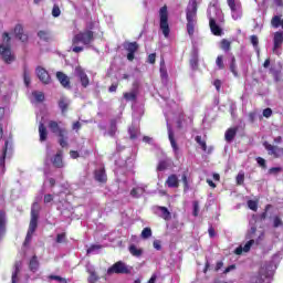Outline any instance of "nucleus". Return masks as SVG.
Segmentation results:
<instances>
[{
    "mask_svg": "<svg viewBox=\"0 0 283 283\" xmlns=\"http://www.w3.org/2000/svg\"><path fill=\"white\" fill-rule=\"evenodd\" d=\"M95 35L94 31L92 30H83L80 31L77 34H75L72 38V52L75 54H81L85 49L82 45H85V48H90L94 43Z\"/></svg>",
    "mask_w": 283,
    "mask_h": 283,
    "instance_id": "f257e3e1",
    "label": "nucleus"
},
{
    "mask_svg": "<svg viewBox=\"0 0 283 283\" xmlns=\"http://www.w3.org/2000/svg\"><path fill=\"white\" fill-rule=\"evenodd\" d=\"M186 29L190 38L196 33V25H198V0H191L186 9Z\"/></svg>",
    "mask_w": 283,
    "mask_h": 283,
    "instance_id": "f03ea898",
    "label": "nucleus"
},
{
    "mask_svg": "<svg viewBox=\"0 0 283 283\" xmlns=\"http://www.w3.org/2000/svg\"><path fill=\"white\" fill-rule=\"evenodd\" d=\"M12 38L10 33L3 32L2 33V43L0 44V56L7 65L14 63L17 61V55L12 52Z\"/></svg>",
    "mask_w": 283,
    "mask_h": 283,
    "instance_id": "7ed1b4c3",
    "label": "nucleus"
},
{
    "mask_svg": "<svg viewBox=\"0 0 283 283\" xmlns=\"http://www.w3.org/2000/svg\"><path fill=\"white\" fill-rule=\"evenodd\" d=\"M48 127L51 134H55L59 137V145L62 148L67 146V128L61 127V122L54 119L49 120Z\"/></svg>",
    "mask_w": 283,
    "mask_h": 283,
    "instance_id": "20e7f679",
    "label": "nucleus"
},
{
    "mask_svg": "<svg viewBox=\"0 0 283 283\" xmlns=\"http://www.w3.org/2000/svg\"><path fill=\"white\" fill-rule=\"evenodd\" d=\"M159 28L165 36V39H169V34L171 29L169 28V11L167 10V6H164L159 10Z\"/></svg>",
    "mask_w": 283,
    "mask_h": 283,
    "instance_id": "39448f33",
    "label": "nucleus"
},
{
    "mask_svg": "<svg viewBox=\"0 0 283 283\" xmlns=\"http://www.w3.org/2000/svg\"><path fill=\"white\" fill-rule=\"evenodd\" d=\"M114 273L117 275H129L132 270L123 261H117L107 269V275H114Z\"/></svg>",
    "mask_w": 283,
    "mask_h": 283,
    "instance_id": "423d86ee",
    "label": "nucleus"
},
{
    "mask_svg": "<svg viewBox=\"0 0 283 283\" xmlns=\"http://www.w3.org/2000/svg\"><path fill=\"white\" fill-rule=\"evenodd\" d=\"M263 147L268 151V156H271L274 159L282 158L283 147L272 145L269 142H263Z\"/></svg>",
    "mask_w": 283,
    "mask_h": 283,
    "instance_id": "0eeeda50",
    "label": "nucleus"
},
{
    "mask_svg": "<svg viewBox=\"0 0 283 283\" xmlns=\"http://www.w3.org/2000/svg\"><path fill=\"white\" fill-rule=\"evenodd\" d=\"M138 42H125L124 43V50H126L127 53V60L134 61L136 53L138 52Z\"/></svg>",
    "mask_w": 283,
    "mask_h": 283,
    "instance_id": "6e6552de",
    "label": "nucleus"
},
{
    "mask_svg": "<svg viewBox=\"0 0 283 283\" xmlns=\"http://www.w3.org/2000/svg\"><path fill=\"white\" fill-rule=\"evenodd\" d=\"M35 72L41 83H43L44 85H50V83L52 82V78L50 77V73L48 72V70H45L42 66H38L35 69Z\"/></svg>",
    "mask_w": 283,
    "mask_h": 283,
    "instance_id": "1a4fd4ad",
    "label": "nucleus"
},
{
    "mask_svg": "<svg viewBox=\"0 0 283 283\" xmlns=\"http://www.w3.org/2000/svg\"><path fill=\"white\" fill-rule=\"evenodd\" d=\"M75 74L78 77L82 87H88L90 86V77L87 76V73H85V70L81 66L75 67Z\"/></svg>",
    "mask_w": 283,
    "mask_h": 283,
    "instance_id": "9d476101",
    "label": "nucleus"
},
{
    "mask_svg": "<svg viewBox=\"0 0 283 283\" xmlns=\"http://www.w3.org/2000/svg\"><path fill=\"white\" fill-rule=\"evenodd\" d=\"M39 227V211L32 208L31 210V220L29 224L28 231L30 233H34L36 231V228Z\"/></svg>",
    "mask_w": 283,
    "mask_h": 283,
    "instance_id": "9b49d317",
    "label": "nucleus"
},
{
    "mask_svg": "<svg viewBox=\"0 0 283 283\" xmlns=\"http://www.w3.org/2000/svg\"><path fill=\"white\" fill-rule=\"evenodd\" d=\"M56 78L59 83L62 85V87H64V90H72V83L70 82V76H67L65 73L57 71Z\"/></svg>",
    "mask_w": 283,
    "mask_h": 283,
    "instance_id": "f8f14e48",
    "label": "nucleus"
},
{
    "mask_svg": "<svg viewBox=\"0 0 283 283\" xmlns=\"http://www.w3.org/2000/svg\"><path fill=\"white\" fill-rule=\"evenodd\" d=\"M51 163L55 169H63V167H65V163L63 161V150H57L51 158Z\"/></svg>",
    "mask_w": 283,
    "mask_h": 283,
    "instance_id": "ddd939ff",
    "label": "nucleus"
},
{
    "mask_svg": "<svg viewBox=\"0 0 283 283\" xmlns=\"http://www.w3.org/2000/svg\"><path fill=\"white\" fill-rule=\"evenodd\" d=\"M14 35L15 39H19L22 43H28V34L23 33V25L22 24H17L14 27Z\"/></svg>",
    "mask_w": 283,
    "mask_h": 283,
    "instance_id": "4468645a",
    "label": "nucleus"
},
{
    "mask_svg": "<svg viewBox=\"0 0 283 283\" xmlns=\"http://www.w3.org/2000/svg\"><path fill=\"white\" fill-rule=\"evenodd\" d=\"M209 28H210L211 33L214 36H222V28H220V25H218V23L216 22V19L209 18Z\"/></svg>",
    "mask_w": 283,
    "mask_h": 283,
    "instance_id": "2eb2a0df",
    "label": "nucleus"
},
{
    "mask_svg": "<svg viewBox=\"0 0 283 283\" xmlns=\"http://www.w3.org/2000/svg\"><path fill=\"white\" fill-rule=\"evenodd\" d=\"M94 178L96 182L105 185V182H107V172L105 171V168L94 170Z\"/></svg>",
    "mask_w": 283,
    "mask_h": 283,
    "instance_id": "dca6fc26",
    "label": "nucleus"
},
{
    "mask_svg": "<svg viewBox=\"0 0 283 283\" xmlns=\"http://www.w3.org/2000/svg\"><path fill=\"white\" fill-rule=\"evenodd\" d=\"M166 185L167 187H169V189H178L180 187V180H178V175L172 174L168 176Z\"/></svg>",
    "mask_w": 283,
    "mask_h": 283,
    "instance_id": "f3484780",
    "label": "nucleus"
},
{
    "mask_svg": "<svg viewBox=\"0 0 283 283\" xmlns=\"http://www.w3.org/2000/svg\"><path fill=\"white\" fill-rule=\"evenodd\" d=\"M273 52H275V50H280V48H282V43H283V33L277 31L274 33V38H273Z\"/></svg>",
    "mask_w": 283,
    "mask_h": 283,
    "instance_id": "a211bd4d",
    "label": "nucleus"
},
{
    "mask_svg": "<svg viewBox=\"0 0 283 283\" xmlns=\"http://www.w3.org/2000/svg\"><path fill=\"white\" fill-rule=\"evenodd\" d=\"M235 136H238V127H231L226 130L224 138L228 143H233Z\"/></svg>",
    "mask_w": 283,
    "mask_h": 283,
    "instance_id": "6ab92c4d",
    "label": "nucleus"
},
{
    "mask_svg": "<svg viewBox=\"0 0 283 283\" xmlns=\"http://www.w3.org/2000/svg\"><path fill=\"white\" fill-rule=\"evenodd\" d=\"M21 266H23V262L15 261L14 271L11 276V283H17V280H19V274L21 273Z\"/></svg>",
    "mask_w": 283,
    "mask_h": 283,
    "instance_id": "aec40b11",
    "label": "nucleus"
},
{
    "mask_svg": "<svg viewBox=\"0 0 283 283\" xmlns=\"http://www.w3.org/2000/svg\"><path fill=\"white\" fill-rule=\"evenodd\" d=\"M39 256L33 255L29 261V270L31 271V273H36L39 271Z\"/></svg>",
    "mask_w": 283,
    "mask_h": 283,
    "instance_id": "412c9836",
    "label": "nucleus"
},
{
    "mask_svg": "<svg viewBox=\"0 0 283 283\" xmlns=\"http://www.w3.org/2000/svg\"><path fill=\"white\" fill-rule=\"evenodd\" d=\"M168 138L170 140L172 151H175V154L178 155V143H176V137H174V129H171V127H168Z\"/></svg>",
    "mask_w": 283,
    "mask_h": 283,
    "instance_id": "4be33fe9",
    "label": "nucleus"
},
{
    "mask_svg": "<svg viewBox=\"0 0 283 283\" xmlns=\"http://www.w3.org/2000/svg\"><path fill=\"white\" fill-rule=\"evenodd\" d=\"M86 273H88V276H87L88 283H98V281L101 280V276L98 275L96 270L88 269Z\"/></svg>",
    "mask_w": 283,
    "mask_h": 283,
    "instance_id": "5701e85b",
    "label": "nucleus"
},
{
    "mask_svg": "<svg viewBox=\"0 0 283 283\" xmlns=\"http://www.w3.org/2000/svg\"><path fill=\"white\" fill-rule=\"evenodd\" d=\"M39 136L40 143H45V140H48V127H45V124L43 123L39 124Z\"/></svg>",
    "mask_w": 283,
    "mask_h": 283,
    "instance_id": "b1692460",
    "label": "nucleus"
},
{
    "mask_svg": "<svg viewBox=\"0 0 283 283\" xmlns=\"http://www.w3.org/2000/svg\"><path fill=\"white\" fill-rule=\"evenodd\" d=\"M157 209L161 212V218L166 220V222H169V220H171V212L169 211V209H167V207L158 206Z\"/></svg>",
    "mask_w": 283,
    "mask_h": 283,
    "instance_id": "393cba45",
    "label": "nucleus"
},
{
    "mask_svg": "<svg viewBox=\"0 0 283 283\" xmlns=\"http://www.w3.org/2000/svg\"><path fill=\"white\" fill-rule=\"evenodd\" d=\"M227 3L231 12H239L240 10H242V3L235 2V0H227Z\"/></svg>",
    "mask_w": 283,
    "mask_h": 283,
    "instance_id": "a878e982",
    "label": "nucleus"
},
{
    "mask_svg": "<svg viewBox=\"0 0 283 283\" xmlns=\"http://www.w3.org/2000/svg\"><path fill=\"white\" fill-rule=\"evenodd\" d=\"M272 208H273L272 205H270V203L266 205L264 208V211L256 217L255 222H264V220H266V218H268L269 210Z\"/></svg>",
    "mask_w": 283,
    "mask_h": 283,
    "instance_id": "bb28decb",
    "label": "nucleus"
},
{
    "mask_svg": "<svg viewBox=\"0 0 283 283\" xmlns=\"http://www.w3.org/2000/svg\"><path fill=\"white\" fill-rule=\"evenodd\" d=\"M57 105H59L62 114H65V112H67V109L70 107V101H67V98H65V97H61Z\"/></svg>",
    "mask_w": 283,
    "mask_h": 283,
    "instance_id": "cd10ccee",
    "label": "nucleus"
},
{
    "mask_svg": "<svg viewBox=\"0 0 283 283\" xmlns=\"http://www.w3.org/2000/svg\"><path fill=\"white\" fill-rule=\"evenodd\" d=\"M6 233V211L0 210V238Z\"/></svg>",
    "mask_w": 283,
    "mask_h": 283,
    "instance_id": "c85d7f7f",
    "label": "nucleus"
},
{
    "mask_svg": "<svg viewBox=\"0 0 283 283\" xmlns=\"http://www.w3.org/2000/svg\"><path fill=\"white\" fill-rule=\"evenodd\" d=\"M271 25H272V28H280V25H281V28L283 30V19H282V17L274 15L271 20Z\"/></svg>",
    "mask_w": 283,
    "mask_h": 283,
    "instance_id": "c756f323",
    "label": "nucleus"
},
{
    "mask_svg": "<svg viewBox=\"0 0 283 283\" xmlns=\"http://www.w3.org/2000/svg\"><path fill=\"white\" fill-rule=\"evenodd\" d=\"M230 72L233 74V76H235V78H238V76H240V74L238 73V65L235 64V56L231 57Z\"/></svg>",
    "mask_w": 283,
    "mask_h": 283,
    "instance_id": "7c9ffc66",
    "label": "nucleus"
},
{
    "mask_svg": "<svg viewBox=\"0 0 283 283\" xmlns=\"http://www.w3.org/2000/svg\"><path fill=\"white\" fill-rule=\"evenodd\" d=\"M128 251L130 254L134 255V258H140V255H143V249H137V247L135 244H132L128 248Z\"/></svg>",
    "mask_w": 283,
    "mask_h": 283,
    "instance_id": "2f4dec72",
    "label": "nucleus"
},
{
    "mask_svg": "<svg viewBox=\"0 0 283 283\" xmlns=\"http://www.w3.org/2000/svg\"><path fill=\"white\" fill-rule=\"evenodd\" d=\"M220 48L223 50V52H230L231 51V41L227 39H222L220 42Z\"/></svg>",
    "mask_w": 283,
    "mask_h": 283,
    "instance_id": "473e14b6",
    "label": "nucleus"
},
{
    "mask_svg": "<svg viewBox=\"0 0 283 283\" xmlns=\"http://www.w3.org/2000/svg\"><path fill=\"white\" fill-rule=\"evenodd\" d=\"M118 130V127L116 126V119L111 120V126L108 129V136L114 137L116 136V132Z\"/></svg>",
    "mask_w": 283,
    "mask_h": 283,
    "instance_id": "72a5a7b5",
    "label": "nucleus"
},
{
    "mask_svg": "<svg viewBox=\"0 0 283 283\" xmlns=\"http://www.w3.org/2000/svg\"><path fill=\"white\" fill-rule=\"evenodd\" d=\"M124 98L125 101H136V98H138V93L136 91L124 93Z\"/></svg>",
    "mask_w": 283,
    "mask_h": 283,
    "instance_id": "f704fd0d",
    "label": "nucleus"
},
{
    "mask_svg": "<svg viewBox=\"0 0 283 283\" xmlns=\"http://www.w3.org/2000/svg\"><path fill=\"white\" fill-rule=\"evenodd\" d=\"M128 134H129L130 140H136L138 138V130H136V127L134 126H130L128 128Z\"/></svg>",
    "mask_w": 283,
    "mask_h": 283,
    "instance_id": "c9c22d12",
    "label": "nucleus"
},
{
    "mask_svg": "<svg viewBox=\"0 0 283 283\" xmlns=\"http://www.w3.org/2000/svg\"><path fill=\"white\" fill-rule=\"evenodd\" d=\"M181 181L184 184V191L187 193V191H189V179L187 177V172L182 174Z\"/></svg>",
    "mask_w": 283,
    "mask_h": 283,
    "instance_id": "e433bc0d",
    "label": "nucleus"
},
{
    "mask_svg": "<svg viewBox=\"0 0 283 283\" xmlns=\"http://www.w3.org/2000/svg\"><path fill=\"white\" fill-rule=\"evenodd\" d=\"M195 140L198 145L201 146L202 151H207V142L202 140V136H196Z\"/></svg>",
    "mask_w": 283,
    "mask_h": 283,
    "instance_id": "4c0bfd02",
    "label": "nucleus"
},
{
    "mask_svg": "<svg viewBox=\"0 0 283 283\" xmlns=\"http://www.w3.org/2000/svg\"><path fill=\"white\" fill-rule=\"evenodd\" d=\"M32 95L34 96L35 101H38V103H43L45 101V94H43V92H33Z\"/></svg>",
    "mask_w": 283,
    "mask_h": 283,
    "instance_id": "58836bf2",
    "label": "nucleus"
},
{
    "mask_svg": "<svg viewBox=\"0 0 283 283\" xmlns=\"http://www.w3.org/2000/svg\"><path fill=\"white\" fill-rule=\"evenodd\" d=\"M216 64L218 66V70H224V56L218 55L216 59Z\"/></svg>",
    "mask_w": 283,
    "mask_h": 283,
    "instance_id": "ea45409f",
    "label": "nucleus"
},
{
    "mask_svg": "<svg viewBox=\"0 0 283 283\" xmlns=\"http://www.w3.org/2000/svg\"><path fill=\"white\" fill-rule=\"evenodd\" d=\"M23 81H24V85L27 87H30L31 77H30V72L28 71V69H24V71H23Z\"/></svg>",
    "mask_w": 283,
    "mask_h": 283,
    "instance_id": "a19ab883",
    "label": "nucleus"
},
{
    "mask_svg": "<svg viewBox=\"0 0 283 283\" xmlns=\"http://www.w3.org/2000/svg\"><path fill=\"white\" fill-rule=\"evenodd\" d=\"M8 145H10V143L6 140L4 147L2 148V157H0V163H6V156H8Z\"/></svg>",
    "mask_w": 283,
    "mask_h": 283,
    "instance_id": "79ce46f5",
    "label": "nucleus"
},
{
    "mask_svg": "<svg viewBox=\"0 0 283 283\" xmlns=\"http://www.w3.org/2000/svg\"><path fill=\"white\" fill-rule=\"evenodd\" d=\"M282 167H272L268 170L270 176H277V174H282Z\"/></svg>",
    "mask_w": 283,
    "mask_h": 283,
    "instance_id": "37998d69",
    "label": "nucleus"
},
{
    "mask_svg": "<svg viewBox=\"0 0 283 283\" xmlns=\"http://www.w3.org/2000/svg\"><path fill=\"white\" fill-rule=\"evenodd\" d=\"M235 182L239 186L244 185V171H240L235 177Z\"/></svg>",
    "mask_w": 283,
    "mask_h": 283,
    "instance_id": "c03bdc74",
    "label": "nucleus"
},
{
    "mask_svg": "<svg viewBox=\"0 0 283 283\" xmlns=\"http://www.w3.org/2000/svg\"><path fill=\"white\" fill-rule=\"evenodd\" d=\"M142 238L144 240L151 238V228H144L142 231Z\"/></svg>",
    "mask_w": 283,
    "mask_h": 283,
    "instance_id": "a18cd8bd",
    "label": "nucleus"
},
{
    "mask_svg": "<svg viewBox=\"0 0 283 283\" xmlns=\"http://www.w3.org/2000/svg\"><path fill=\"white\" fill-rule=\"evenodd\" d=\"M38 36L42 41H50V33L48 31H39Z\"/></svg>",
    "mask_w": 283,
    "mask_h": 283,
    "instance_id": "49530a36",
    "label": "nucleus"
},
{
    "mask_svg": "<svg viewBox=\"0 0 283 283\" xmlns=\"http://www.w3.org/2000/svg\"><path fill=\"white\" fill-rule=\"evenodd\" d=\"M49 280H55L56 282H60V283H67V279L59 276V275H54V274H51L49 276Z\"/></svg>",
    "mask_w": 283,
    "mask_h": 283,
    "instance_id": "de8ad7c7",
    "label": "nucleus"
},
{
    "mask_svg": "<svg viewBox=\"0 0 283 283\" xmlns=\"http://www.w3.org/2000/svg\"><path fill=\"white\" fill-rule=\"evenodd\" d=\"M231 17L234 21L242 19V9H239V11H232Z\"/></svg>",
    "mask_w": 283,
    "mask_h": 283,
    "instance_id": "09e8293b",
    "label": "nucleus"
},
{
    "mask_svg": "<svg viewBox=\"0 0 283 283\" xmlns=\"http://www.w3.org/2000/svg\"><path fill=\"white\" fill-rule=\"evenodd\" d=\"M248 207L251 209V211H258V201L255 200H249Z\"/></svg>",
    "mask_w": 283,
    "mask_h": 283,
    "instance_id": "8fccbe9b",
    "label": "nucleus"
},
{
    "mask_svg": "<svg viewBox=\"0 0 283 283\" xmlns=\"http://www.w3.org/2000/svg\"><path fill=\"white\" fill-rule=\"evenodd\" d=\"M32 235H34V232H27V237L24 239L23 245L28 247V244H30V242H32Z\"/></svg>",
    "mask_w": 283,
    "mask_h": 283,
    "instance_id": "3c124183",
    "label": "nucleus"
},
{
    "mask_svg": "<svg viewBox=\"0 0 283 283\" xmlns=\"http://www.w3.org/2000/svg\"><path fill=\"white\" fill-rule=\"evenodd\" d=\"M271 72H272V76L274 77V81L276 83H280V81H282L281 72L280 71H273V70H271Z\"/></svg>",
    "mask_w": 283,
    "mask_h": 283,
    "instance_id": "603ef678",
    "label": "nucleus"
},
{
    "mask_svg": "<svg viewBox=\"0 0 283 283\" xmlns=\"http://www.w3.org/2000/svg\"><path fill=\"white\" fill-rule=\"evenodd\" d=\"M282 224H283L282 219L279 216L274 217L273 219L274 229H277V227H282Z\"/></svg>",
    "mask_w": 283,
    "mask_h": 283,
    "instance_id": "864d4df0",
    "label": "nucleus"
},
{
    "mask_svg": "<svg viewBox=\"0 0 283 283\" xmlns=\"http://www.w3.org/2000/svg\"><path fill=\"white\" fill-rule=\"evenodd\" d=\"M52 17H61V8H59L57 4H54L53 6V9H52Z\"/></svg>",
    "mask_w": 283,
    "mask_h": 283,
    "instance_id": "5fc2aeb1",
    "label": "nucleus"
},
{
    "mask_svg": "<svg viewBox=\"0 0 283 283\" xmlns=\"http://www.w3.org/2000/svg\"><path fill=\"white\" fill-rule=\"evenodd\" d=\"M254 242H255L254 240H250V241H248V242L244 244V247H243L244 253H249V251H251V247H253V243H254Z\"/></svg>",
    "mask_w": 283,
    "mask_h": 283,
    "instance_id": "6e6d98bb",
    "label": "nucleus"
},
{
    "mask_svg": "<svg viewBox=\"0 0 283 283\" xmlns=\"http://www.w3.org/2000/svg\"><path fill=\"white\" fill-rule=\"evenodd\" d=\"M168 165L165 160H161L158 163L157 166V171H165V169H167Z\"/></svg>",
    "mask_w": 283,
    "mask_h": 283,
    "instance_id": "4d7b16f0",
    "label": "nucleus"
},
{
    "mask_svg": "<svg viewBox=\"0 0 283 283\" xmlns=\"http://www.w3.org/2000/svg\"><path fill=\"white\" fill-rule=\"evenodd\" d=\"M256 163H258L259 167H262V169H266V159H264L262 157H258Z\"/></svg>",
    "mask_w": 283,
    "mask_h": 283,
    "instance_id": "13d9d810",
    "label": "nucleus"
},
{
    "mask_svg": "<svg viewBox=\"0 0 283 283\" xmlns=\"http://www.w3.org/2000/svg\"><path fill=\"white\" fill-rule=\"evenodd\" d=\"M65 238H66L65 232L59 233V234L56 235V240H55V241L57 242V244H61V243L65 242Z\"/></svg>",
    "mask_w": 283,
    "mask_h": 283,
    "instance_id": "bf43d9fd",
    "label": "nucleus"
},
{
    "mask_svg": "<svg viewBox=\"0 0 283 283\" xmlns=\"http://www.w3.org/2000/svg\"><path fill=\"white\" fill-rule=\"evenodd\" d=\"M263 116H264V118H271V116H273V109H271L269 107L263 109Z\"/></svg>",
    "mask_w": 283,
    "mask_h": 283,
    "instance_id": "052dcab7",
    "label": "nucleus"
},
{
    "mask_svg": "<svg viewBox=\"0 0 283 283\" xmlns=\"http://www.w3.org/2000/svg\"><path fill=\"white\" fill-rule=\"evenodd\" d=\"M250 41L254 48H258L260 40L258 39V35H251Z\"/></svg>",
    "mask_w": 283,
    "mask_h": 283,
    "instance_id": "680f3d73",
    "label": "nucleus"
},
{
    "mask_svg": "<svg viewBox=\"0 0 283 283\" xmlns=\"http://www.w3.org/2000/svg\"><path fill=\"white\" fill-rule=\"evenodd\" d=\"M54 201V196L53 195H44V205H50V202Z\"/></svg>",
    "mask_w": 283,
    "mask_h": 283,
    "instance_id": "e2e57ef3",
    "label": "nucleus"
},
{
    "mask_svg": "<svg viewBox=\"0 0 283 283\" xmlns=\"http://www.w3.org/2000/svg\"><path fill=\"white\" fill-rule=\"evenodd\" d=\"M213 85H214L217 92H221V90H222V81L214 80Z\"/></svg>",
    "mask_w": 283,
    "mask_h": 283,
    "instance_id": "0e129e2a",
    "label": "nucleus"
},
{
    "mask_svg": "<svg viewBox=\"0 0 283 283\" xmlns=\"http://www.w3.org/2000/svg\"><path fill=\"white\" fill-rule=\"evenodd\" d=\"M252 283H264V277L261 274L252 277Z\"/></svg>",
    "mask_w": 283,
    "mask_h": 283,
    "instance_id": "69168bd1",
    "label": "nucleus"
},
{
    "mask_svg": "<svg viewBox=\"0 0 283 283\" xmlns=\"http://www.w3.org/2000/svg\"><path fill=\"white\" fill-rule=\"evenodd\" d=\"M148 63H150V65H154L156 63V53H150L148 55Z\"/></svg>",
    "mask_w": 283,
    "mask_h": 283,
    "instance_id": "338daca9",
    "label": "nucleus"
},
{
    "mask_svg": "<svg viewBox=\"0 0 283 283\" xmlns=\"http://www.w3.org/2000/svg\"><path fill=\"white\" fill-rule=\"evenodd\" d=\"M190 65H191L192 70H198V57L191 59Z\"/></svg>",
    "mask_w": 283,
    "mask_h": 283,
    "instance_id": "774afa93",
    "label": "nucleus"
}]
</instances>
